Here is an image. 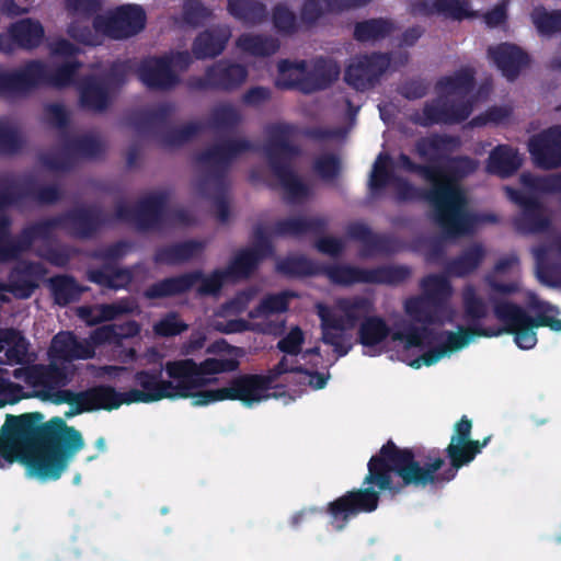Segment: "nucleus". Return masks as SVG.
<instances>
[{
  "instance_id": "1",
  "label": "nucleus",
  "mask_w": 561,
  "mask_h": 561,
  "mask_svg": "<svg viewBox=\"0 0 561 561\" xmlns=\"http://www.w3.org/2000/svg\"><path fill=\"white\" fill-rule=\"evenodd\" d=\"M490 437L476 442H449L445 455L449 467L439 472L445 460L439 449H431L423 456L420 448L398 447L389 439L371 456L364 478L366 488L353 489L328 503L327 514L336 531H342L357 515L373 513L378 508L380 492L396 496L405 488L425 489L443 486L453 481L458 471L474 460Z\"/></svg>"
},
{
  "instance_id": "2",
  "label": "nucleus",
  "mask_w": 561,
  "mask_h": 561,
  "mask_svg": "<svg viewBox=\"0 0 561 561\" xmlns=\"http://www.w3.org/2000/svg\"><path fill=\"white\" fill-rule=\"evenodd\" d=\"M42 419L38 412L7 415L1 427L0 457L8 463L21 462L42 480H57L84 442L81 433L61 417L39 424Z\"/></svg>"
},
{
  "instance_id": "3",
  "label": "nucleus",
  "mask_w": 561,
  "mask_h": 561,
  "mask_svg": "<svg viewBox=\"0 0 561 561\" xmlns=\"http://www.w3.org/2000/svg\"><path fill=\"white\" fill-rule=\"evenodd\" d=\"M476 72H454L435 83L436 98L424 103L420 113L412 117L414 124L422 127L434 125H458L472 114L480 94L491 91V83L484 82L474 92Z\"/></svg>"
},
{
  "instance_id": "4",
  "label": "nucleus",
  "mask_w": 561,
  "mask_h": 561,
  "mask_svg": "<svg viewBox=\"0 0 561 561\" xmlns=\"http://www.w3.org/2000/svg\"><path fill=\"white\" fill-rule=\"evenodd\" d=\"M490 301L493 305L495 318L503 327L482 328L476 325L477 336L494 337L507 333L514 335V341L519 348L531 350L537 344L535 328L548 327L553 331H561V319L547 314L550 311H557L556 308L549 302L540 300L536 295H531L528 301L529 308L537 312L536 318L530 317L519 305L501 300L494 295L490 296Z\"/></svg>"
},
{
  "instance_id": "5",
  "label": "nucleus",
  "mask_w": 561,
  "mask_h": 561,
  "mask_svg": "<svg viewBox=\"0 0 561 561\" xmlns=\"http://www.w3.org/2000/svg\"><path fill=\"white\" fill-rule=\"evenodd\" d=\"M254 150L255 147L250 140L232 138L211 145L195 156L196 163L207 171L206 176L198 181L197 190L203 196L213 199L216 218L221 224H226L230 217L227 192L231 165L242 153Z\"/></svg>"
},
{
  "instance_id": "6",
  "label": "nucleus",
  "mask_w": 561,
  "mask_h": 561,
  "mask_svg": "<svg viewBox=\"0 0 561 561\" xmlns=\"http://www.w3.org/2000/svg\"><path fill=\"white\" fill-rule=\"evenodd\" d=\"M479 162L468 156H456L447 159L444 164H434V180L428 195L443 205L454 225L457 237L471 233L476 217L466 209V195L459 182L473 174Z\"/></svg>"
},
{
  "instance_id": "7",
  "label": "nucleus",
  "mask_w": 561,
  "mask_h": 561,
  "mask_svg": "<svg viewBox=\"0 0 561 561\" xmlns=\"http://www.w3.org/2000/svg\"><path fill=\"white\" fill-rule=\"evenodd\" d=\"M266 141L263 151L272 174L290 201L305 198L309 194L308 185L291 167V161L301 154V149L293 139L298 127L290 123H271L265 126Z\"/></svg>"
},
{
  "instance_id": "8",
  "label": "nucleus",
  "mask_w": 561,
  "mask_h": 561,
  "mask_svg": "<svg viewBox=\"0 0 561 561\" xmlns=\"http://www.w3.org/2000/svg\"><path fill=\"white\" fill-rule=\"evenodd\" d=\"M13 376L16 379H23L26 385L34 388L42 400L54 404L71 403L73 391L64 389L71 382V377L65 367L36 364L15 369Z\"/></svg>"
},
{
  "instance_id": "9",
  "label": "nucleus",
  "mask_w": 561,
  "mask_h": 561,
  "mask_svg": "<svg viewBox=\"0 0 561 561\" xmlns=\"http://www.w3.org/2000/svg\"><path fill=\"white\" fill-rule=\"evenodd\" d=\"M228 276L227 271L215 270L206 276L203 271L195 270L158 280L148 286L142 295L148 300L179 296L190 291L197 283L199 296L217 295Z\"/></svg>"
},
{
  "instance_id": "10",
  "label": "nucleus",
  "mask_w": 561,
  "mask_h": 561,
  "mask_svg": "<svg viewBox=\"0 0 561 561\" xmlns=\"http://www.w3.org/2000/svg\"><path fill=\"white\" fill-rule=\"evenodd\" d=\"M271 388V380L263 375L245 374L231 379L227 387L197 391L195 407L207 405L224 400H239L251 407L264 398V392Z\"/></svg>"
},
{
  "instance_id": "11",
  "label": "nucleus",
  "mask_w": 561,
  "mask_h": 561,
  "mask_svg": "<svg viewBox=\"0 0 561 561\" xmlns=\"http://www.w3.org/2000/svg\"><path fill=\"white\" fill-rule=\"evenodd\" d=\"M146 14L138 4H123L96 15L93 28L96 37L105 35L114 39H123L138 34L145 28Z\"/></svg>"
},
{
  "instance_id": "12",
  "label": "nucleus",
  "mask_w": 561,
  "mask_h": 561,
  "mask_svg": "<svg viewBox=\"0 0 561 561\" xmlns=\"http://www.w3.org/2000/svg\"><path fill=\"white\" fill-rule=\"evenodd\" d=\"M95 72H89L78 84L80 106L84 110L101 113L111 104L110 85L125 84L128 72H102L98 77Z\"/></svg>"
},
{
  "instance_id": "13",
  "label": "nucleus",
  "mask_w": 561,
  "mask_h": 561,
  "mask_svg": "<svg viewBox=\"0 0 561 561\" xmlns=\"http://www.w3.org/2000/svg\"><path fill=\"white\" fill-rule=\"evenodd\" d=\"M163 369L172 379V399L192 398L193 405H195L194 396L197 393L193 391L217 381V378H203L198 363L192 358L168 360Z\"/></svg>"
},
{
  "instance_id": "14",
  "label": "nucleus",
  "mask_w": 561,
  "mask_h": 561,
  "mask_svg": "<svg viewBox=\"0 0 561 561\" xmlns=\"http://www.w3.org/2000/svg\"><path fill=\"white\" fill-rule=\"evenodd\" d=\"M508 198L520 208V214L514 219V227L523 234L546 232L551 221L545 214L542 203L533 195L516 188H506Z\"/></svg>"
},
{
  "instance_id": "15",
  "label": "nucleus",
  "mask_w": 561,
  "mask_h": 561,
  "mask_svg": "<svg viewBox=\"0 0 561 561\" xmlns=\"http://www.w3.org/2000/svg\"><path fill=\"white\" fill-rule=\"evenodd\" d=\"M253 244L240 250L226 270L230 276L248 277L265 257L273 255L274 247L270 240L266 228L257 224L253 228Z\"/></svg>"
},
{
  "instance_id": "16",
  "label": "nucleus",
  "mask_w": 561,
  "mask_h": 561,
  "mask_svg": "<svg viewBox=\"0 0 561 561\" xmlns=\"http://www.w3.org/2000/svg\"><path fill=\"white\" fill-rule=\"evenodd\" d=\"M62 230L80 240L93 238L108 220L98 206H77L60 213Z\"/></svg>"
},
{
  "instance_id": "17",
  "label": "nucleus",
  "mask_w": 561,
  "mask_h": 561,
  "mask_svg": "<svg viewBox=\"0 0 561 561\" xmlns=\"http://www.w3.org/2000/svg\"><path fill=\"white\" fill-rule=\"evenodd\" d=\"M163 366L160 368L138 370L134 375V382L141 389L125 391V404L151 403L162 399H172V381L162 378Z\"/></svg>"
},
{
  "instance_id": "18",
  "label": "nucleus",
  "mask_w": 561,
  "mask_h": 561,
  "mask_svg": "<svg viewBox=\"0 0 561 561\" xmlns=\"http://www.w3.org/2000/svg\"><path fill=\"white\" fill-rule=\"evenodd\" d=\"M125 392H118L110 385H96L85 390L75 392L71 403V414H82L99 410L112 411L125 404Z\"/></svg>"
},
{
  "instance_id": "19",
  "label": "nucleus",
  "mask_w": 561,
  "mask_h": 561,
  "mask_svg": "<svg viewBox=\"0 0 561 561\" xmlns=\"http://www.w3.org/2000/svg\"><path fill=\"white\" fill-rule=\"evenodd\" d=\"M528 151L534 163L542 170L561 167V125H553L533 136L528 142Z\"/></svg>"
},
{
  "instance_id": "20",
  "label": "nucleus",
  "mask_w": 561,
  "mask_h": 561,
  "mask_svg": "<svg viewBox=\"0 0 561 561\" xmlns=\"http://www.w3.org/2000/svg\"><path fill=\"white\" fill-rule=\"evenodd\" d=\"M350 239L363 245L360 255L373 257L376 255H389L397 253L400 248L399 240L389 233L374 232L370 227L362 221L350 222L346 227Z\"/></svg>"
},
{
  "instance_id": "21",
  "label": "nucleus",
  "mask_w": 561,
  "mask_h": 561,
  "mask_svg": "<svg viewBox=\"0 0 561 561\" xmlns=\"http://www.w3.org/2000/svg\"><path fill=\"white\" fill-rule=\"evenodd\" d=\"M46 272L47 270L39 262L21 261L11 268L3 290L16 299H28L37 289L38 280Z\"/></svg>"
},
{
  "instance_id": "22",
  "label": "nucleus",
  "mask_w": 561,
  "mask_h": 561,
  "mask_svg": "<svg viewBox=\"0 0 561 561\" xmlns=\"http://www.w3.org/2000/svg\"><path fill=\"white\" fill-rule=\"evenodd\" d=\"M396 188V201L398 203L405 202H414V201H426L434 208L433 219L435 224L440 228L443 233L447 238H457V233L455 232L454 225L450 221V218L447 215V211L443 205V202L433 201L430 195L428 190H421L410 183L407 179L399 176L396 178L393 183Z\"/></svg>"
},
{
  "instance_id": "23",
  "label": "nucleus",
  "mask_w": 561,
  "mask_h": 561,
  "mask_svg": "<svg viewBox=\"0 0 561 561\" xmlns=\"http://www.w3.org/2000/svg\"><path fill=\"white\" fill-rule=\"evenodd\" d=\"M65 7L72 18V22L68 26L69 35L88 45L100 44L101 41L96 37L94 28H90L85 22L101 9V0H66Z\"/></svg>"
},
{
  "instance_id": "24",
  "label": "nucleus",
  "mask_w": 561,
  "mask_h": 561,
  "mask_svg": "<svg viewBox=\"0 0 561 561\" xmlns=\"http://www.w3.org/2000/svg\"><path fill=\"white\" fill-rule=\"evenodd\" d=\"M341 72H277L275 85L279 90H295L305 94L329 88Z\"/></svg>"
},
{
  "instance_id": "25",
  "label": "nucleus",
  "mask_w": 561,
  "mask_h": 561,
  "mask_svg": "<svg viewBox=\"0 0 561 561\" xmlns=\"http://www.w3.org/2000/svg\"><path fill=\"white\" fill-rule=\"evenodd\" d=\"M445 336L446 340L439 346L428 350L421 355L420 358L411 363L414 368H420L421 364L425 366H432L440 360L445 355L457 352L469 345L476 335L474 327L463 328L459 327L457 332L444 331L439 334V337Z\"/></svg>"
},
{
  "instance_id": "26",
  "label": "nucleus",
  "mask_w": 561,
  "mask_h": 561,
  "mask_svg": "<svg viewBox=\"0 0 561 561\" xmlns=\"http://www.w3.org/2000/svg\"><path fill=\"white\" fill-rule=\"evenodd\" d=\"M187 50H171L161 55L142 59L140 66L135 61L125 60L115 65L113 70H176L188 68L194 59Z\"/></svg>"
},
{
  "instance_id": "27",
  "label": "nucleus",
  "mask_w": 561,
  "mask_h": 561,
  "mask_svg": "<svg viewBox=\"0 0 561 561\" xmlns=\"http://www.w3.org/2000/svg\"><path fill=\"white\" fill-rule=\"evenodd\" d=\"M329 226L325 217H289L277 220L273 228L272 233L277 237H293L300 238L306 234L321 236Z\"/></svg>"
},
{
  "instance_id": "28",
  "label": "nucleus",
  "mask_w": 561,
  "mask_h": 561,
  "mask_svg": "<svg viewBox=\"0 0 561 561\" xmlns=\"http://www.w3.org/2000/svg\"><path fill=\"white\" fill-rule=\"evenodd\" d=\"M174 111L175 106L173 103H161L150 110H133L127 113L125 119L138 133H148L167 126Z\"/></svg>"
},
{
  "instance_id": "29",
  "label": "nucleus",
  "mask_w": 561,
  "mask_h": 561,
  "mask_svg": "<svg viewBox=\"0 0 561 561\" xmlns=\"http://www.w3.org/2000/svg\"><path fill=\"white\" fill-rule=\"evenodd\" d=\"M249 72H205L203 77H192L186 85L192 91H224L239 89L248 79Z\"/></svg>"
},
{
  "instance_id": "30",
  "label": "nucleus",
  "mask_w": 561,
  "mask_h": 561,
  "mask_svg": "<svg viewBox=\"0 0 561 561\" xmlns=\"http://www.w3.org/2000/svg\"><path fill=\"white\" fill-rule=\"evenodd\" d=\"M168 196L164 193H156L140 199L136 205V228L139 231H148L158 228L164 217Z\"/></svg>"
},
{
  "instance_id": "31",
  "label": "nucleus",
  "mask_w": 561,
  "mask_h": 561,
  "mask_svg": "<svg viewBox=\"0 0 561 561\" xmlns=\"http://www.w3.org/2000/svg\"><path fill=\"white\" fill-rule=\"evenodd\" d=\"M538 279L550 287L561 285V252L552 247L541 245L533 251Z\"/></svg>"
},
{
  "instance_id": "32",
  "label": "nucleus",
  "mask_w": 561,
  "mask_h": 561,
  "mask_svg": "<svg viewBox=\"0 0 561 561\" xmlns=\"http://www.w3.org/2000/svg\"><path fill=\"white\" fill-rule=\"evenodd\" d=\"M51 350L56 357L71 362L89 359L95 354L94 347L85 340L80 341L72 332H61L54 336Z\"/></svg>"
},
{
  "instance_id": "33",
  "label": "nucleus",
  "mask_w": 561,
  "mask_h": 561,
  "mask_svg": "<svg viewBox=\"0 0 561 561\" xmlns=\"http://www.w3.org/2000/svg\"><path fill=\"white\" fill-rule=\"evenodd\" d=\"M204 242L197 240H186L168 245L160 247L153 254L156 264L179 265L191 261L204 250Z\"/></svg>"
},
{
  "instance_id": "34",
  "label": "nucleus",
  "mask_w": 561,
  "mask_h": 561,
  "mask_svg": "<svg viewBox=\"0 0 561 561\" xmlns=\"http://www.w3.org/2000/svg\"><path fill=\"white\" fill-rule=\"evenodd\" d=\"M408 56L404 51L393 54H360L352 58L347 70H387L407 66Z\"/></svg>"
},
{
  "instance_id": "35",
  "label": "nucleus",
  "mask_w": 561,
  "mask_h": 561,
  "mask_svg": "<svg viewBox=\"0 0 561 561\" xmlns=\"http://www.w3.org/2000/svg\"><path fill=\"white\" fill-rule=\"evenodd\" d=\"M4 36V42L10 38L13 44L22 48H34L37 47L45 36V31L39 21L33 19H22L13 23ZM8 47L10 45L4 43Z\"/></svg>"
},
{
  "instance_id": "36",
  "label": "nucleus",
  "mask_w": 561,
  "mask_h": 561,
  "mask_svg": "<svg viewBox=\"0 0 561 561\" xmlns=\"http://www.w3.org/2000/svg\"><path fill=\"white\" fill-rule=\"evenodd\" d=\"M231 37L227 25L217 26L199 34L193 43V54L197 59L211 58L219 55Z\"/></svg>"
},
{
  "instance_id": "37",
  "label": "nucleus",
  "mask_w": 561,
  "mask_h": 561,
  "mask_svg": "<svg viewBox=\"0 0 561 561\" xmlns=\"http://www.w3.org/2000/svg\"><path fill=\"white\" fill-rule=\"evenodd\" d=\"M485 254V249L482 244L473 243L463 249L458 256L449 260L445 271L451 277H467L480 267Z\"/></svg>"
},
{
  "instance_id": "38",
  "label": "nucleus",
  "mask_w": 561,
  "mask_h": 561,
  "mask_svg": "<svg viewBox=\"0 0 561 561\" xmlns=\"http://www.w3.org/2000/svg\"><path fill=\"white\" fill-rule=\"evenodd\" d=\"M38 89L33 72H0V98L20 99Z\"/></svg>"
},
{
  "instance_id": "39",
  "label": "nucleus",
  "mask_w": 561,
  "mask_h": 561,
  "mask_svg": "<svg viewBox=\"0 0 561 561\" xmlns=\"http://www.w3.org/2000/svg\"><path fill=\"white\" fill-rule=\"evenodd\" d=\"M320 276H325L331 284L343 287L368 284V268L348 264H321Z\"/></svg>"
},
{
  "instance_id": "40",
  "label": "nucleus",
  "mask_w": 561,
  "mask_h": 561,
  "mask_svg": "<svg viewBox=\"0 0 561 561\" xmlns=\"http://www.w3.org/2000/svg\"><path fill=\"white\" fill-rule=\"evenodd\" d=\"M488 56L494 66L501 70H513L530 66L528 54L518 46L508 43L489 47Z\"/></svg>"
},
{
  "instance_id": "41",
  "label": "nucleus",
  "mask_w": 561,
  "mask_h": 561,
  "mask_svg": "<svg viewBox=\"0 0 561 561\" xmlns=\"http://www.w3.org/2000/svg\"><path fill=\"white\" fill-rule=\"evenodd\" d=\"M49 51V67L53 70H77L84 65L80 50L66 39L51 43Z\"/></svg>"
},
{
  "instance_id": "42",
  "label": "nucleus",
  "mask_w": 561,
  "mask_h": 561,
  "mask_svg": "<svg viewBox=\"0 0 561 561\" xmlns=\"http://www.w3.org/2000/svg\"><path fill=\"white\" fill-rule=\"evenodd\" d=\"M522 165L517 150L506 145L495 147L488 160V171L502 178L513 175Z\"/></svg>"
},
{
  "instance_id": "43",
  "label": "nucleus",
  "mask_w": 561,
  "mask_h": 561,
  "mask_svg": "<svg viewBox=\"0 0 561 561\" xmlns=\"http://www.w3.org/2000/svg\"><path fill=\"white\" fill-rule=\"evenodd\" d=\"M391 163L390 154L380 152L373 164L368 179V194L371 198H378L386 187L393 185L398 175L389 168Z\"/></svg>"
},
{
  "instance_id": "44",
  "label": "nucleus",
  "mask_w": 561,
  "mask_h": 561,
  "mask_svg": "<svg viewBox=\"0 0 561 561\" xmlns=\"http://www.w3.org/2000/svg\"><path fill=\"white\" fill-rule=\"evenodd\" d=\"M321 264L305 255H288L276 263V271L287 278L320 276Z\"/></svg>"
},
{
  "instance_id": "45",
  "label": "nucleus",
  "mask_w": 561,
  "mask_h": 561,
  "mask_svg": "<svg viewBox=\"0 0 561 561\" xmlns=\"http://www.w3.org/2000/svg\"><path fill=\"white\" fill-rule=\"evenodd\" d=\"M336 308L343 313L348 329H354L360 320H365L374 312V301L366 296H353L341 298L336 301Z\"/></svg>"
},
{
  "instance_id": "46",
  "label": "nucleus",
  "mask_w": 561,
  "mask_h": 561,
  "mask_svg": "<svg viewBox=\"0 0 561 561\" xmlns=\"http://www.w3.org/2000/svg\"><path fill=\"white\" fill-rule=\"evenodd\" d=\"M12 220L9 215H0V263L10 262L20 257L27 248L23 244L21 231L16 236L11 234Z\"/></svg>"
},
{
  "instance_id": "47",
  "label": "nucleus",
  "mask_w": 561,
  "mask_h": 561,
  "mask_svg": "<svg viewBox=\"0 0 561 561\" xmlns=\"http://www.w3.org/2000/svg\"><path fill=\"white\" fill-rule=\"evenodd\" d=\"M88 279L108 289H119L131 283L133 274L128 268L105 265L101 268L90 270Z\"/></svg>"
},
{
  "instance_id": "48",
  "label": "nucleus",
  "mask_w": 561,
  "mask_h": 561,
  "mask_svg": "<svg viewBox=\"0 0 561 561\" xmlns=\"http://www.w3.org/2000/svg\"><path fill=\"white\" fill-rule=\"evenodd\" d=\"M131 308L127 300H121L112 304H103L96 306L94 309L91 307H81L79 316L88 324L94 325L101 322L111 321L122 314L129 313Z\"/></svg>"
},
{
  "instance_id": "49",
  "label": "nucleus",
  "mask_w": 561,
  "mask_h": 561,
  "mask_svg": "<svg viewBox=\"0 0 561 561\" xmlns=\"http://www.w3.org/2000/svg\"><path fill=\"white\" fill-rule=\"evenodd\" d=\"M412 274L407 265L387 264L368 268V284L399 286L407 282Z\"/></svg>"
},
{
  "instance_id": "50",
  "label": "nucleus",
  "mask_w": 561,
  "mask_h": 561,
  "mask_svg": "<svg viewBox=\"0 0 561 561\" xmlns=\"http://www.w3.org/2000/svg\"><path fill=\"white\" fill-rule=\"evenodd\" d=\"M51 296L56 305L65 307L80 299L82 289L70 275H55L48 279Z\"/></svg>"
},
{
  "instance_id": "51",
  "label": "nucleus",
  "mask_w": 561,
  "mask_h": 561,
  "mask_svg": "<svg viewBox=\"0 0 561 561\" xmlns=\"http://www.w3.org/2000/svg\"><path fill=\"white\" fill-rule=\"evenodd\" d=\"M435 308H437L435 306ZM405 313L416 323L428 327L433 324L442 325L444 320L430 300L422 296L410 297L404 302Z\"/></svg>"
},
{
  "instance_id": "52",
  "label": "nucleus",
  "mask_w": 561,
  "mask_h": 561,
  "mask_svg": "<svg viewBox=\"0 0 561 561\" xmlns=\"http://www.w3.org/2000/svg\"><path fill=\"white\" fill-rule=\"evenodd\" d=\"M65 150L71 154L75 163L80 159H94L102 154L101 141L89 135L70 137L65 135Z\"/></svg>"
},
{
  "instance_id": "53",
  "label": "nucleus",
  "mask_w": 561,
  "mask_h": 561,
  "mask_svg": "<svg viewBox=\"0 0 561 561\" xmlns=\"http://www.w3.org/2000/svg\"><path fill=\"white\" fill-rule=\"evenodd\" d=\"M237 47L254 57H266L277 51L279 44L272 36L245 33L238 37Z\"/></svg>"
},
{
  "instance_id": "54",
  "label": "nucleus",
  "mask_w": 561,
  "mask_h": 561,
  "mask_svg": "<svg viewBox=\"0 0 561 561\" xmlns=\"http://www.w3.org/2000/svg\"><path fill=\"white\" fill-rule=\"evenodd\" d=\"M140 332V325L135 320H129L124 323H112L98 328L92 339L95 343H108L116 344L124 339H130L138 335Z\"/></svg>"
},
{
  "instance_id": "55",
  "label": "nucleus",
  "mask_w": 561,
  "mask_h": 561,
  "mask_svg": "<svg viewBox=\"0 0 561 561\" xmlns=\"http://www.w3.org/2000/svg\"><path fill=\"white\" fill-rule=\"evenodd\" d=\"M56 229L62 230L60 214L32 222L21 230V238L27 251L36 240H50Z\"/></svg>"
},
{
  "instance_id": "56",
  "label": "nucleus",
  "mask_w": 561,
  "mask_h": 561,
  "mask_svg": "<svg viewBox=\"0 0 561 561\" xmlns=\"http://www.w3.org/2000/svg\"><path fill=\"white\" fill-rule=\"evenodd\" d=\"M424 298L430 300L433 306L439 307L445 304L453 291L448 278L439 274H430L422 278L420 283Z\"/></svg>"
},
{
  "instance_id": "57",
  "label": "nucleus",
  "mask_w": 561,
  "mask_h": 561,
  "mask_svg": "<svg viewBox=\"0 0 561 561\" xmlns=\"http://www.w3.org/2000/svg\"><path fill=\"white\" fill-rule=\"evenodd\" d=\"M390 334V328L385 319L370 316L363 320L358 328V342L363 346L371 347L383 342Z\"/></svg>"
},
{
  "instance_id": "58",
  "label": "nucleus",
  "mask_w": 561,
  "mask_h": 561,
  "mask_svg": "<svg viewBox=\"0 0 561 561\" xmlns=\"http://www.w3.org/2000/svg\"><path fill=\"white\" fill-rule=\"evenodd\" d=\"M425 10L427 13H440L455 20H463L477 16L467 1L460 0H425Z\"/></svg>"
},
{
  "instance_id": "59",
  "label": "nucleus",
  "mask_w": 561,
  "mask_h": 561,
  "mask_svg": "<svg viewBox=\"0 0 561 561\" xmlns=\"http://www.w3.org/2000/svg\"><path fill=\"white\" fill-rule=\"evenodd\" d=\"M297 297L296 293L285 290L265 296L257 306L249 312L251 319L270 317L288 310L290 298Z\"/></svg>"
},
{
  "instance_id": "60",
  "label": "nucleus",
  "mask_w": 561,
  "mask_h": 561,
  "mask_svg": "<svg viewBox=\"0 0 561 561\" xmlns=\"http://www.w3.org/2000/svg\"><path fill=\"white\" fill-rule=\"evenodd\" d=\"M23 186L25 199H31L41 206L55 205L65 196L62 188L56 184L39 185L30 179L23 183Z\"/></svg>"
},
{
  "instance_id": "61",
  "label": "nucleus",
  "mask_w": 561,
  "mask_h": 561,
  "mask_svg": "<svg viewBox=\"0 0 561 561\" xmlns=\"http://www.w3.org/2000/svg\"><path fill=\"white\" fill-rule=\"evenodd\" d=\"M228 12L244 24H256L266 18L264 5L254 0H228Z\"/></svg>"
},
{
  "instance_id": "62",
  "label": "nucleus",
  "mask_w": 561,
  "mask_h": 561,
  "mask_svg": "<svg viewBox=\"0 0 561 561\" xmlns=\"http://www.w3.org/2000/svg\"><path fill=\"white\" fill-rule=\"evenodd\" d=\"M203 129V124L194 122L181 127H171L160 133V144L165 148L181 147L199 135Z\"/></svg>"
},
{
  "instance_id": "63",
  "label": "nucleus",
  "mask_w": 561,
  "mask_h": 561,
  "mask_svg": "<svg viewBox=\"0 0 561 561\" xmlns=\"http://www.w3.org/2000/svg\"><path fill=\"white\" fill-rule=\"evenodd\" d=\"M393 24L383 19H373L358 23L355 27L354 35L356 39L362 42L377 41L391 34Z\"/></svg>"
},
{
  "instance_id": "64",
  "label": "nucleus",
  "mask_w": 561,
  "mask_h": 561,
  "mask_svg": "<svg viewBox=\"0 0 561 561\" xmlns=\"http://www.w3.org/2000/svg\"><path fill=\"white\" fill-rule=\"evenodd\" d=\"M241 122L239 111L230 104L215 106L209 116L208 125L216 130H230Z\"/></svg>"
}]
</instances>
